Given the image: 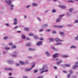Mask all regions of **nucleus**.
<instances>
[{
    "label": "nucleus",
    "mask_w": 78,
    "mask_h": 78,
    "mask_svg": "<svg viewBox=\"0 0 78 78\" xmlns=\"http://www.w3.org/2000/svg\"><path fill=\"white\" fill-rule=\"evenodd\" d=\"M46 69H47V67L45 65H44L42 69H40L39 71L41 72L40 73V74H42V73H44V72H48V69H46L45 71L44 70Z\"/></svg>",
    "instance_id": "f257e3e1"
},
{
    "label": "nucleus",
    "mask_w": 78,
    "mask_h": 78,
    "mask_svg": "<svg viewBox=\"0 0 78 78\" xmlns=\"http://www.w3.org/2000/svg\"><path fill=\"white\" fill-rule=\"evenodd\" d=\"M37 19H38V20H39L40 21H41V19H40L39 18H38Z\"/></svg>",
    "instance_id": "e2e57ef3"
},
{
    "label": "nucleus",
    "mask_w": 78,
    "mask_h": 78,
    "mask_svg": "<svg viewBox=\"0 0 78 78\" xmlns=\"http://www.w3.org/2000/svg\"><path fill=\"white\" fill-rule=\"evenodd\" d=\"M29 35L30 36H33V34L32 33H30L29 34Z\"/></svg>",
    "instance_id": "72a5a7b5"
},
{
    "label": "nucleus",
    "mask_w": 78,
    "mask_h": 78,
    "mask_svg": "<svg viewBox=\"0 0 78 78\" xmlns=\"http://www.w3.org/2000/svg\"><path fill=\"white\" fill-rule=\"evenodd\" d=\"M76 40H78V35L77 37L75 38Z\"/></svg>",
    "instance_id": "a18cd8bd"
},
{
    "label": "nucleus",
    "mask_w": 78,
    "mask_h": 78,
    "mask_svg": "<svg viewBox=\"0 0 78 78\" xmlns=\"http://www.w3.org/2000/svg\"><path fill=\"white\" fill-rule=\"evenodd\" d=\"M5 69L6 70H12V68H5Z\"/></svg>",
    "instance_id": "aec40b11"
},
{
    "label": "nucleus",
    "mask_w": 78,
    "mask_h": 78,
    "mask_svg": "<svg viewBox=\"0 0 78 78\" xmlns=\"http://www.w3.org/2000/svg\"><path fill=\"white\" fill-rule=\"evenodd\" d=\"M10 6L11 7H14V5H10Z\"/></svg>",
    "instance_id": "6e6d98bb"
},
{
    "label": "nucleus",
    "mask_w": 78,
    "mask_h": 78,
    "mask_svg": "<svg viewBox=\"0 0 78 78\" xmlns=\"http://www.w3.org/2000/svg\"><path fill=\"white\" fill-rule=\"evenodd\" d=\"M70 74H72L73 73V71L72 70H70L69 71Z\"/></svg>",
    "instance_id": "473e14b6"
},
{
    "label": "nucleus",
    "mask_w": 78,
    "mask_h": 78,
    "mask_svg": "<svg viewBox=\"0 0 78 78\" xmlns=\"http://www.w3.org/2000/svg\"><path fill=\"white\" fill-rule=\"evenodd\" d=\"M11 75H12V74L11 73H9V76H11Z\"/></svg>",
    "instance_id": "bf43d9fd"
},
{
    "label": "nucleus",
    "mask_w": 78,
    "mask_h": 78,
    "mask_svg": "<svg viewBox=\"0 0 78 78\" xmlns=\"http://www.w3.org/2000/svg\"><path fill=\"white\" fill-rule=\"evenodd\" d=\"M17 52H14L13 53V54H16V53H17Z\"/></svg>",
    "instance_id": "680f3d73"
},
{
    "label": "nucleus",
    "mask_w": 78,
    "mask_h": 78,
    "mask_svg": "<svg viewBox=\"0 0 78 78\" xmlns=\"http://www.w3.org/2000/svg\"><path fill=\"white\" fill-rule=\"evenodd\" d=\"M56 61H58V60H59V58H56L55 59Z\"/></svg>",
    "instance_id": "69168bd1"
},
{
    "label": "nucleus",
    "mask_w": 78,
    "mask_h": 78,
    "mask_svg": "<svg viewBox=\"0 0 78 78\" xmlns=\"http://www.w3.org/2000/svg\"><path fill=\"white\" fill-rule=\"evenodd\" d=\"M58 55H59V54H58V53H55V54H54V55H53V57L54 58H57V57H58Z\"/></svg>",
    "instance_id": "7ed1b4c3"
},
{
    "label": "nucleus",
    "mask_w": 78,
    "mask_h": 78,
    "mask_svg": "<svg viewBox=\"0 0 78 78\" xmlns=\"http://www.w3.org/2000/svg\"><path fill=\"white\" fill-rule=\"evenodd\" d=\"M48 26V25H47V24H44L43 25L42 27L46 28V27H47Z\"/></svg>",
    "instance_id": "dca6fc26"
},
{
    "label": "nucleus",
    "mask_w": 78,
    "mask_h": 78,
    "mask_svg": "<svg viewBox=\"0 0 78 78\" xmlns=\"http://www.w3.org/2000/svg\"><path fill=\"white\" fill-rule=\"evenodd\" d=\"M35 66V65H34L32 66L30 69H25L26 71H30V70H31V69H32V68H33V67H34V66Z\"/></svg>",
    "instance_id": "423d86ee"
},
{
    "label": "nucleus",
    "mask_w": 78,
    "mask_h": 78,
    "mask_svg": "<svg viewBox=\"0 0 78 78\" xmlns=\"http://www.w3.org/2000/svg\"><path fill=\"white\" fill-rule=\"evenodd\" d=\"M51 48L53 50H57V49L54 47H51Z\"/></svg>",
    "instance_id": "a878e982"
},
{
    "label": "nucleus",
    "mask_w": 78,
    "mask_h": 78,
    "mask_svg": "<svg viewBox=\"0 0 78 78\" xmlns=\"http://www.w3.org/2000/svg\"><path fill=\"white\" fill-rule=\"evenodd\" d=\"M70 48H76V47L75 46L73 45V46H71L70 47Z\"/></svg>",
    "instance_id": "5701e85b"
},
{
    "label": "nucleus",
    "mask_w": 78,
    "mask_h": 78,
    "mask_svg": "<svg viewBox=\"0 0 78 78\" xmlns=\"http://www.w3.org/2000/svg\"><path fill=\"white\" fill-rule=\"evenodd\" d=\"M8 62H9V64H12L14 63V62L12 61H11L10 60H8Z\"/></svg>",
    "instance_id": "4468645a"
},
{
    "label": "nucleus",
    "mask_w": 78,
    "mask_h": 78,
    "mask_svg": "<svg viewBox=\"0 0 78 78\" xmlns=\"http://www.w3.org/2000/svg\"><path fill=\"white\" fill-rule=\"evenodd\" d=\"M30 5H28L27 7V8H29V7H30Z\"/></svg>",
    "instance_id": "338daca9"
},
{
    "label": "nucleus",
    "mask_w": 78,
    "mask_h": 78,
    "mask_svg": "<svg viewBox=\"0 0 78 78\" xmlns=\"http://www.w3.org/2000/svg\"><path fill=\"white\" fill-rule=\"evenodd\" d=\"M65 66L66 67H70V65L69 64H65Z\"/></svg>",
    "instance_id": "cd10ccee"
},
{
    "label": "nucleus",
    "mask_w": 78,
    "mask_h": 78,
    "mask_svg": "<svg viewBox=\"0 0 78 78\" xmlns=\"http://www.w3.org/2000/svg\"><path fill=\"white\" fill-rule=\"evenodd\" d=\"M45 53L46 54L47 56H49L50 55V53H48L47 51Z\"/></svg>",
    "instance_id": "393cba45"
},
{
    "label": "nucleus",
    "mask_w": 78,
    "mask_h": 78,
    "mask_svg": "<svg viewBox=\"0 0 78 78\" xmlns=\"http://www.w3.org/2000/svg\"><path fill=\"white\" fill-rule=\"evenodd\" d=\"M78 20H75V23H78Z\"/></svg>",
    "instance_id": "a19ab883"
},
{
    "label": "nucleus",
    "mask_w": 78,
    "mask_h": 78,
    "mask_svg": "<svg viewBox=\"0 0 78 78\" xmlns=\"http://www.w3.org/2000/svg\"><path fill=\"white\" fill-rule=\"evenodd\" d=\"M39 39L40 41H42V40H44V39L42 38H40Z\"/></svg>",
    "instance_id": "c03bdc74"
},
{
    "label": "nucleus",
    "mask_w": 78,
    "mask_h": 78,
    "mask_svg": "<svg viewBox=\"0 0 78 78\" xmlns=\"http://www.w3.org/2000/svg\"><path fill=\"white\" fill-rule=\"evenodd\" d=\"M62 62V60H60L59 61L57 62H56V64H57V65H59V64H60V63H61Z\"/></svg>",
    "instance_id": "6e6552de"
},
{
    "label": "nucleus",
    "mask_w": 78,
    "mask_h": 78,
    "mask_svg": "<svg viewBox=\"0 0 78 78\" xmlns=\"http://www.w3.org/2000/svg\"><path fill=\"white\" fill-rule=\"evenodd\" d=\"M16 66H20V64L19 63H17L16 64Z\"/></svg>",
    "instance_id": "ea45409f"
},
{
    "label": "nucleus",
    "mask_w": 78,
    "mask_h": 78,
    "mask_svg": "<svg viewBox=\"0 0 78 78\" xmlns=\"http://www.w3.org/2000/svg\"><path fill=\"white\" fill-rule=\"evenodd\" d=\"M23 78H27V76H24L23 77Z\"/></svg>",
    "instance_id": "5fc2aeb1"
},
{
    "label": "nucleus",
    "mask_w": 78,
    "mask_h": 78,
    "mask_svg": "<svg viewBox=\"0 0 78 78\" xmlns=\"http://www.w3.org/2000/svg\"><path fill=\"white\" fill-rule=\"evenodd\" d=\"M63 26H56L54 25L53 26V28H62Z\"/></svg>",
    "instance_id": "20e7f679"
},
{
    "label": "nucleus",
    "mask_w": 78,
    "mask_h": 78,
    "mask_svg": "<svg viewBox=\"0 0 78 78\" xmlns=\"http://www.w3.org/2000/svg\"><path fill=\"white\" fill-rule=\"evenodd\" d=\"M53 33L54 34H55V33H56V31H53Z\"/></svg>",
    "instance_id": "4d7b16f0"
},
{
    "label": "nucleus",
    "mask_w": 78,
    "mask_h": 78,
    "mask_svg": "<svg viewBox=\"0 0 78 78\" xmlns=\"http://www.w3.org/2000/svg\"><path fill=\"white\" fill-rule=\"evenodd\" d=\"M54 69H57V67L56 66H54Z\"/></svg>",
    "instance_id": "603ef678"
},
{
    "label": "nucleus",
    "mask_w": 78,
    "mask_h": 78,
    "mask_svg": "<svg viewBox=\"0 0 78 78\" xmlns=\"http://www.w3.org/2000/svg\"><path fill=\"white\" fill-rule=\"evenodd\" d=\"M26 39H27V40H30V39L29 38H26Z\"/></svg>",
    "instance_id": "13d9d810"
},
{
    "label": "nucleus",
    "mask_w": 78,
    "mask_h": 78,
    "mask_svg": "<svg viewBox=\"0 0 78 78\" xmlns=\"http://www.w3.org/2000/svg\"><path fill=\"white\" fill-rule=\"evenodd\" d=\"M19 63L21 64V65H23V64H25V62H23L22 61H20Z\"/></svg>",
    "instance_id": "2eb2a0df"
},
{
    "label": "nucleus",
    "mask_w": 78,
    "mask_h": 78,
    "mask_svg": "<svg viewBox=\"0 0 78 78\" xmlns=\"http://www.w3.org/2000/svg\"><path fill=\"white\" fill-rule=\"evenodd\" d=\"M70 74H68L67 75V77L68 78H70Z\"/></svg>",
    "instance_id": "58836bf2"
},
{
    "label": "nucleus",
    "mask_w": 78,
    "mask_h": 78,
    "mask_svg": "<svg viewBox=\"0 0 78 78\" xmlns=\"http://www.w3.org/2000/svg\"><path fill=\"white\" fill-rule=\"evenodd\" d=\"M73 8H70L69 10V12H72V11L73 10Z\"/></svg>",
    "instance_id": "7c9ffc66"
},
{
    "label": "nucleus",
    "mask_w": 78,
    "mask_h": 78,
    "mask_svg": "<svg viewBox=\"0 0 78 78\" xmlns=\"http://www.w3.org/2000/svg\"><path fill=\"white\" fill-rule=\"evenodd\" d=\"M67 27H71V25H67Z\"/></svg>",
    "instance_id": "052dcab7"
},
{
    "label": "nucleus",
    "mask_w": 78,
    "mask_h": 78,
    "mask_svg": "<svg viewBox=\"0 0 78 78\" xmlns=\"http://www.w3.org/2000/svg\"><path fill=\"white\" fill-rule=\"evenodd\" d=\"M63 57H64V58H67L69 57V56L66 55H63Z\"/></svg>",
    "instance_id": "bb28decb"
},
{
    "label": "nucleus",
    "mask_w": 78,
    "mask_h": 78,
    "mask_svg": "<svg viewBox=\"0 0 78 78\" xmlns=\"http://www.w3.org/2000/svg\"><path fill=\"white\" fill-rule=\"evenodd\" d=\"M9 45H12V43H9Z\"/></svg>",
    "instance_id": "79ce46f5"
},
{
    "label": "nucleus",
    "mask_w": 78,
    "mask_h": 78,
    "mask_svg": "<svg viewBox=\"0 0 78 78\" xmlns=\"http://www.w3.org/2000/svg\"><path fill=\"white\" fill-rule=\"evenodd\" d=\"M5 25H6V26H9V24H8L5 23Z\"/></svg>",
    "instance_id": "864d4df0"
},
{
    "label": "nucleus",
    "mask_w": 78,
    "mask_h": 78,
    "mask_svg": "<svg viewBox=\"0 0 78 78\" xmlns=\"http://www.w3.org/2000/svg\"><path fill=\"white\" fill-rule=\"evenodd\" d=\"M50 31V29H48L46 30V31L47 32H48V31Z\"/></svg>",
    "instance_id": "37998d69"
},
{
    "label": "nucleus",
    "mask_w": 78,
    "mask_h": 78,
    "mask_svg": "<svg viewBox=\"0 0 78 78\" xmlns=\"http://www.w3.org/2000/svg\"><path fill=\"white\" fill-rule=\"evenodd\" d=\"M5 2H6V3H8L9 5L11 4V0H9V2H8V1H5Z\"/></svg>",
    "instance_id": "9b49d317"
},
{
    "label": "nucleus",
    "mask_w": 78,
    "mask_h": 78,
    "mask_svg": "<svg viewBox=\"0 0 78 78\" xmlns=\"http://www.w3.org/2000/svg\"><path fill=\"white\" fill-rule=\"evenodd\" d=\"M42 43V41H40L37 43V45H38V46H39V45H41Z\"/></svg>",
    "instance_id": "1a4fd4ad"
},
{
    "label": "nucleus",
    "mask_w": 78,
    "mask_h": 78,
    "mask_svg": "<svg viewBox=\"0 0 78 78\" xmlns=\"http://www.w3.org/2000/svg\"><path fill=\"white\" fill-rule=\"evenodd\" d=\"M32 5L33 6H37V3H33L32 4Z\"/></svg>",
    "instance_id": "6ab92c4d"
},
{
    "label": "nucleus",
    "mask_w": 78,
    "mask_h": 78,
    "mask_svg": "<svg viewBox=\"0 0 78 78\" xmlns=\"http://www.w3.org/2000/svg\"><path fill=\"white\" fill-rule=\"evenodd\" d=\"M34 39H39L38 37H37V36H36V35H34Z\"/></svg>",
    "instance_id": "f3484780"
},
{
    "label": "nucleus",
    "mask_w": 78,
    "mask_h": 78,
    "mask_svg": "<svg viewBox=\"0 0 78 78\" xmlns=\"http://www.w3.org/2000/svg\"><path fill=\"white\" fill-rule=\"evenodd\" d=\"M52 12H53V13H54L56 12V10L55 9H53L52 10Z\"/></svg>",
    "instance_id": "c85d7f7f"
},
{
    "label": "nucleus",
    "mask_w": 78,
    "mask_h": 78,
    "mask_svg": "<svg viewBox=\"0 0 78 78\" xmlns=\"http://www.w3.org/2000/svg\"><path fill=\"white\" fill-rule=\"evenodd\" d=\"M56 45H60V44H61V43H56Z\"/></svg>",
    "instance_id": "8fccbe9b"
},
{
    "label": "nucleus",
    "mask_w": 78,
    "mask_h": 78,
    "mask_svg": "<svg viewBox=\"0 0 78 78\" xmlns=\"http://www.w3.org/2000/svg\"><path fill=\"white\" fill-rule=\"evenodd\" d=\"M59 7H60V8H63V9H65V8H66V6L64 5H59Z\"/></svg>",
    "instance_id": "9d476101"
},
{
    "label": "nucleus",
    "mask_w": 78,
    "mask_h": 78,
    "mask_svg": "<svg viewBox=\"0 0 78 78\" xmlns=\"http://www.w3.org/2000/svg\"><path fill=\"white\" fill-rule=\"evenodd\" d=\"M26 45V47H30V46L31 45V44L29 42L27 43Z\"/></svg>",
    "instance_id": "ddd939ff"
},
{
    "label": "nucleus",
    "mask_w": 78,
    "mask_h": 78,
    "mask_svg": "<svg viewBox=\"0 0 78 78\" xmlns=\"http://www.w3.org/2000/svg\"><path fill=\"white\" fill-rule=\"evenodd\" d=\"M8 38V37H4L3 38V39H4V40H6V39H7Z\"/></svg>",
    "instance_id": "2f4dec72"
},
{
    "label": "nucleus",
    "mask_w": 78,
    "mask_h": 78,
    "mask_svg": "<svg viewBox=\"0 0 78 78\" xmlns=\"http://www.w3.org/2000/svg\"><path fill=\"white\" fill-rule=\"evenodd\" d=\"M44 78V76H39L37 78Z\"/></svg>",
    "instance_id": "f704fd0d"
},
{
    "label": "nucleus",
    "mask_w": 78,
    "mask_h": 78,
    "mask_svg": "<svg viewBox=\"0 0 78 78\" xmlns=\"http://www.w3.org/2000/svg\"><path fill=\"white\" fill-rule=\"evenodd\" d=\"M18 28V26H16L14 27V29H16V28Z\"/></svg>",
    "instance_id": "de8ad7c7"
},
{
    "label": "nucleus",
    "mask_w": 78,
    "mask_h": 78,
    "mask_svg": "<svg viewBox=\"0 0 78 78\" xmlns=\"http://www.w3.org/2000/svg\"><path fill=\"white\" fill-rule=\"evenodd\" d=\"M16 48V46L15 45H13L12 47V49H13L14 48Z\"/></svg>",
    "instance_id": "b1692460"
},
{
    "label": "nucleus",
    "mask_w": 78,
    "mask_h": 78,
    "mask_svg": "<svg viewBox=\"0 0 78 78\" xmlns=\"http://www.w3.org/2000/svg\"><path fill=\"white\" fill-rule=\"evenodd\" d=\"M10 48H9L5 47V50H9Z\"/></svg>",
    "instance_id": "e433bc0d"
},
{
    "label": "nucleus",
    "mask_w": 78,
    "mask_h": 78,
    "mask_svg": "<svg viewBox=\"0 0 78 78\" xmlns=\"http://www.w3.org/2000/svg\"><path fill=\"white\" fill-rule=\"evenodd\" d=\"M56 42H63V40H61L58 38H56L55 39Z\"/></svg>",
    "instance_id": "0eeeda50"
},
{
    "label": "nucleus",
    "mask_w": 78,
    "mask_h": 78,
    "mask_svg": "<svg viewBox=\"0 0 78 78\" xmlns=\"http://www.w3.org/2000/svg\"><path fill=\"white\" fill-rule=\"evenodd\" d=\"M64 14H63L62 15H60L59 18H58L56 20V22H60L61 21V17L64 16Z\"/></svg>",
    "instance_id": "f03ea898"
},
{
    "label": "nucleus",
    "mask_w": 78,
    "mask_h": 78,
    "mask_svg": "<svg viewBox=\"0 0 78 78\" xmlns=\"http://www.w3.org/2000/svg\"><path fill=\"white\" fill-rule=\"evenodd\" d=\"M28 50L29 51H34V50H35V49L30 48H28Z\"/></svg>",
    "instance_id": "f8f14e48"
},
{
    "label": "nucleus",
    "mask_w": 78,
    "mask_h": 78,
    "mask_svg": "<svg viewBox=\"0 0 78 78\" xmlns=\"http://www.w3.org/2000/svg\"><path fill=\"white\" fill-rule=\"evenodd\" d=\"M17 32H18V33H21V31H17Z\"/></svg>",
    "instance_id": "0e129e2a"
},
{
    "label": "nucleus",
    "mask_w": 78,
    "mask_h": 78,
    "mask_svg": "<svg viewBox=\"0 0 78 78\" xmlns=\"http://www.w3.org/2000/svg\"><path fill=\"white\" fill-rule=\"evenodd\" d=\"M14 23H13V25L17 24V19L16 18L14 19Z\"/></svg>",
    "instance_id": "39448f33"
},
{
    "label": "nucleus",
    "mask_w": 78,
    "mask_h": 78,
    "mask_svg": "<svg viewBox=\"0 0 78 78\" xmlns=\"http://www.w3.org/2000/svg\"><path fill=\"white\" fill-rule=\"evenodd\" d=\"M24 30L25 31H29V29L28 28H24Z\"/></svg>",
    "instance_id": "412c9836"
},
{
    "label": "nucleus",
    "mask_w": 78,
    "mask_h": 78,
    "mask_svg": "<svg viewBox=\"0 0 78 78\" xmlns=\"http://www.w3.org/2000/svg\"><path fill=\"white\" fill-rule=\"evenodd\" d=\"M60 34H61V35H64V33L63 32H60Z\"/></svg>",
    "instance_id": "c756f323"
},
{
    "label": "nucleus",
    "mask_w": 78,
    "mask_h": 78,
    "mask_svg": "<svg viewBox=\"0 0 78 78\" xmlns=\"http://www.w3.org/2000/svg\"><path fill=\"white\" fill-rule=\"evenodd\" d=\"M38 72V70H37L35 69L34 70V73H36V72Z\"/></svg>",
    "instance_id": "4c0bfd02"
},
{
    "label": "nucleus",
    "mask_w": 78,
    "mask_h": 78,
    "mask_svg": "<svg viewBox=\"0 0 78 78\" xmlns=\"http://www.w3.org/2000/svg\"><path fill=\"white\" fill-rule=\"evenodd\" d=\"M12 56H13V57H16L17 55H13Z\"/></svg>",
    "instance_id": "09e8293b"
},
{
    "label": "nucleus",
    "mask_w": 78,
    "mask_h": 78,
    "mask_svg": "<svg viewBox=\"0 0 78 78\" xmlns=\"http://www.w3.org/2000/svg\"><path fill=\"white\" fill-rule=\"evenodd\" d=\"M22 39H25V38H26V37H25V36L24 35H22Z\"/></svg>",
    "instance_id": "a211bd4d"
},
{
    "label": "nucleus",
    "mask_w": 78,
    "mask_h": 78,
    "mask_svg": "<svg viewBox=\"0 0 78 78\" xmlns=\"http://www.w3.org/2000/svg\"><path fill=\"white\" fill-rule=\"evenodd\" d=\"M68 2H69V3H73V1H68Z\"/></svg>",
    "instance_id": "c9c22d12"
},
{
    "label": "nucleus",
    "mask_w": 78,
    "mask_h": 78,
    "mask_svg": "<svg viewBox=\"0 0 78 78\" xmlns=\"http://www.w3.org/2000/svg\"><path fill=\"white\" fill-rule=\"evenodd\" d=\"M43 30H44V29H41L39 31L41 32V31H43Z\"/></svg>",
    "instance_id": "3c124183"
},
{
    "label": "nucleus",
    "mask_w": 78,
    "mask_h": 78,
    "mask_svg": "<svg viewBox=\"0 0 78 78\" xmlns=\"http://www.w3.org/2000/svg\"><path fill=\"white\" fill-rule=\"evenodd\" d=\"M63 73H67V71H63Z\"/></svg>",
    "instance_id": "49530a36"
},
{
    "label": "nucleus",
    "mask_w": 78,
    "mask_h": 78,
    "mask_svg": "<svg viewBox=\"0 0 78 78\" xmlns=\"http://www.w3.org/2000/svg\"><path fill=\"white\" fill-rule=\"evenodd\" d=\"M24 17L25 18H27V16H24Z\"/></svg>",
    "instance_id": "774afa93"
},
{
    "label": "nucleus",
    "mask_w": 78,
    "mask_h": 78,
    "mask_svg": "<svg viewBox=\"0 0 78 78\" xmlns=\"http://www.w3.org/2000/svg\"><path fill=\"white\" fill-rule=\"evenodd\" d=\"M49 40L50 41H55L54 39L53 38H50L49 39Z\"/></svg>",
    "instance_id": "4be33fe9"
}]
</instances>
